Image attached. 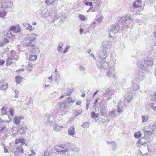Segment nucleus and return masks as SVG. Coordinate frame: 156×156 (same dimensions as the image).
I'll return each instance as SVG.
<instances>
[{
	"mask_svg": "<svg viewBox=\"0 0 156 156\" xmlns=\"http://www.w3.org/2000/svg\"><path fill=\"white\" fill-rule=\"evenodd\" d=\"M141 134L140 131L137 133H135L134 134V136L136 138H138L140 137Z\"/></svg>",
	"mask_w": 156,
	"mask_h": 156,
	"instance_id": "42",
	"label": "nucleus"
},
{
	"mask_svg": "<svg viewBox=\"0 0 156 156\" xmlns=\"http://www.w3.org/2000/svg\"><path fill=\"white\" fill-rule=\"evenodd\" d=\"M79 19L82 21H84L86 19V17L85 16L82 14H79Z\"/></svg>",
	"mask_w": 156,
	"mask_h": 156,
	"instance_id": "44",
	"label": "nucleus"
},
{
	"mask_svg": "<svg viewBox=\"0 0 156 156\" xmlns=\"http://www.w3.org/2000/svg\"><path fill=\"white\" fill-rule=\"evenodd\" d=\"M1 113L2 115H6V117H8L9 119V120H3V122H4V123L5 122H9L11 120V119H12V118L10 117L9 115H8L7 114V111L6 110V108L4 107H3L2 108Z\"/></svg>",
	"mask_w": 156,
	"mask_h": 156,
	"instance_id": "15",
	"label": "nucleus"
},
{
	"mask_svg": "<svg viewBox=\"0 0 156 156\" xmlns=\"http://www.w3.org/2000/svg\"><path fill=\"white\" fill-rule=\"evenodd\" d=\"M82 103V101L80 100L77 101L76 102V104L77 105H80Z\"/></svg>",
	"mask_w": 156,
	"mask_h": 156,
	"instance_id": "62",
	"label": "nucleus"
},
{
	"mask_svg": "<svg viewBox=\"0 0 156 156\" xmlns=\"http://www.w3.org/2000/svg\"><path fill=\"white\" fill-rule=\"evenodd\" d=\"M33 67V65L31 63H29L27 65V68L28 70L29 71H30L31 70Z\"/></svg>",
	"mask_w": 156,
	"mask_h": 156,
	"instance_id": "33",
	"label": "nucleus"
},
{
	"mask_svg": "<svg viewBox=\"0 0 156 156\" xmlns=\"http://www.w3.org/2000/svg\"><path fill=\"white\" fill-rule=\"evenodd\" d=\"M151 124L153 127H156V121L155 122H153L151 123Z\"/></svg>",
	"mask_w": 156,
	"mask_h": 156,
	"instance_id": "58",
	"label": "nucleus"
},
{
	"mask_svg": "<svg viewBox=\"0 0 156 156\" xmlns=\"http://www.w3.org/2000/svg\"><path fill=\"white\" fill-rule=\"evenodd\" d=\"M106 109L105 108H101L100 109V113L103 115L104 116L106 114Z\"/></svg>",
	"mask_w": 156,
	"mask_h": 156,
	"instance_id": "40",
	"label": "nucleus"
},
{
	"mask_svg": "<svg viewBox=\"0 0 156 156\" xmlns=\"http://www.w3.org/2000/svg\"><path fill=\"white\" fill-rule=\"evenodd\" d=\"M70 47V45H68L66 47L65 49L64 50L63 52L64 54H65L67 51L68 50Z\"/></svg>",
	"mask_w": 156,
	"mask_h": 156,
	"instance_id": "56",
	"label": "nucleus"
},
{
	"mask_svg": "<svg viewBox=\"0 0 156 156\" xmlns=\"http://www.w3.org/2000/svg\"><path fill=\"white\" fill-rule=\"evenodd\" d=\"M104 17L102 16H97L95 19V20L97 21L98 23H101L103 20Z\"/></svg>",
	"mask_w": 156,
	"mask_h": 156,
	"instance_id": "28",
	"label": "nucleus"
},
{
	"mask_svg": "<svg viewBox=\"0 0 156 156\" xmlns=\"http://www.w3.org/2000/svg\"><path fill=\"white\" fill-rule=\"evenodd\" d=\"M62 126H58L55 124L54 126V129L56 131H59L60 130V129L62 128Z\"/></svg>",
	"mask_w": 156,
	"mask_h": 156,
	"instance_id": "31",
	"label": "nucleus"
},
{
	"mask_svg": "<svg viewBox=\"0 0 156 156\" xmlns=\"http://www.w3.org/2000/svg\"><path fill=\"white\" fill-rule=\"evenodd\" d=\"M141 1L140 0H136L135 1L133 4V7L134 8H137L141 5Z\"/></svg>",
	"mask_w": 156,
	"mask_h": 156,
	"instance_id": "26",
	"label": "nucleus"
},
{
	"mask_svg": "<svg viewBox=\"0 0 156 156\" xmlns=\"http://www.w3.org/2000/svg\"><path fill=\"white\" fill-rule=\"evenodd\" d=\"M75 101V100L73 101L72 99L70 98H69L67 99V101L69 104L70 103H73Z\"/></svg>",
	"mask_w": 156,
	"mask_h": 156,
	"instance_id": "53",
	"label": "nucleus"
},
{
	"mask_svg": "<svg viewBox=\"0 0 156 156\" xmlns=\"http://www.w3.org/2000/svg\"><path fill=\"white\" fill-rule=\"evenodd\" d=\"M9 112L10 113V115L13 116L14 115V110L12 108H11L9 109Z\"/></svg>",
	"mask_w": 156,
	"mask_h": 156,
	"instance_id": "48",
	"label": "nucleus"
},
{
	"mask_svg": "<svg viewBox=\"0 0 156 156\" xmlns=\"http://www.w3.org/2000/svg\"><path fill=\"white\" fill-rule=\"evenodd\" d=\"M103 96H105L106 98V100H108L112 98V96L114 94V91L111 90L108 88H105L104 90Z\"/></svg>",
	"mask_w": 156,
	"mask_h": 156,
	"instance_id": "5",
	"label": "nucleus"
},
{
	"mask_svg": "<svg viewBox=\"0 0 156 156\" xmlns=\"http://www.w3.org/2000/svg\"><path fill=\"white\" fill-rule=\"evenodd\" d=\"M53 117L51 115H48L44 117V121L45 124L50 126L51 125L54 120Z\"/></svg>",
	"mask_w": 156,
	"mask_h": 156,
	"instance_id": "7",
	"label": "nucleus"
},
{
	"mask_svg": "<svg viewBox=\"0 0 156 156\" xmlns=\"http://www.w3.org/2000/svg\"><path fill=\"white\" fill-rule=\"evenodd\" d=\"M107 51L104 50L100 51L98 53V56L100 58L102 59H105L107 56Z\"/></svg>",
	"mask_w": 156,
	"mask_h": 156,
	"instance_id": "14",
	"label": "nucleus"
},
{
	"mask_svg": "<svg viewBox=\"0 0 156 156\" xmlns=\"http://www.w3.org/2000/svg\"><path fill=\"white\" fill-rule=\"evenodd\" d=\"M114 67H111L110 68L108 71L107 72V75L108 77L115 78V76L113 73L114 71Z\"/></svg>",
	"mask_w": 156,
	"mask_h": 156,
	"instance_id": "16",
	"label": "nucleus"
},
{
	"mask_svg": "<svg viewBox=\"0 0 156 156\" xmlns=\"http://www.w3.org/2000/svg\"><path fill=\"white\" fill-rule=\"evenodd\" d=\"M98 114H97L94 112H92L91 113V117L93 118H97L98 116Z\"/></svg>",
	"mask_w": 156,
	"mask_h": 156,
	"instance_id": "38",
	"label": "nucleus"
},
{
	"mask_svg": "<svg viewBox=\"0 0 156 156\" xmlns=\"http://www.w3.org/2000/svg\"><path fill=\"white\" fill-rule=\"evenodd\" d=\"M109 115L110 116L114 118V117L116 116L115 114V111L114 110H112L109 112Z\"/></svg>",
	"mask_w": 156,
	"mask_h": 156,
	"instance_id": "36",
	"label": "nucleus"
},
{
	"mask_svg": "<svg viewBox=\"0 0 156 156\" xmlns=\"http://www.w3.org/2000/svg\"><path fill=\"white\" fill-rule=\"evenodd\" d=\"M75 128L73 126H71L68 129V132L69 134L71 136L73 135L75 133Z\"/></svg>",
	"mask_w": 156,
	"mask_h": 156,
	"instance_id": "23",
	"label": "nucleus"
},
{
	"mask_svg": "<svg viewBox=\"0 0 156 156\" xmlns=\"http://www.w3.org/2000/svg\"><path fill=\"white\" fill-rule=\"evenodd\" d=\"M12 59L10 58H9L6 60V66H10L12 63Z\"/></svg>",
	"mask_w": 156,
	"mask_h": 156,
	"instance_id": "39",
	"label": "nucleus"
},
{
	"mask_svg": "<svg viewBox=\"0 0 156 156\" xmlns=\"http://www.w3.org/2000/svg\"><path fill=\"white\" fill-rule=\"evenodd\" d=\"M23 25L24 27H26V30H29L30 32L35 29L34 28H32V27L30 24V23H25L23 24Z\"/></svg>",
	"mask_w": 156,
	"mask_h": 156,
	"instance_id": "20",
	"label": "nucleus"
},
{
	"mask_svg": "<svg viewBox=\"0 0 156 156\" xmlns=\"http://www.w3.org/2000/svg\"><path fill=\"white\" fill-rule=\"evenodd\" d=\"M23 118L22 116H16L13 119V122L15 124H19L21 120Z\"/></svg>",
	"mask_w": 156,
	"mask_h": 156,
	"instance_id": "19",
	"label": "nucleus"
},
{
	"mask_svg": "<svg viewBox=\"0 0 156 156\" xmlns=\"http://www.w3.org/2000/svg\"><path fill=\"white\" fill-rule=\"evenodd\" d=\"M19 131H22L23 134H25L26 133V131L27 129V127L26 126L22 127H20L19 126Z\"/></svg>",
	"mask_w": 156,
	"mask_h": 156,
	"instance_id": "29",
	"label": "nucleus"
},
{
	"mask_svg": "<svg viewBox=\"0 0 156 156\" xmlns=\"http://www.w3.org/2000/svg\"><path fill=\"white\" fill-rule=\"evenodd\" d=\"M79 67L80 70L81 71H84L86 70V69L82 66H80Z\"/></svg>",
	"mask_w": 156,
	"mask_h": 156,
	"instance_id": "52",
	"label": "nucleus"
},
{
	"mask_svg": "<svg viewBox=\"0 0 156 156\" xmlns=\"http://www.w3.org/2000/svg\"><path fill=\"white\" fill-rule=\"evenodd\" d=\"M38 35L35 33H33L28 35L26 39L25 44L26 46H30L31 44L34 43V41L37 39Z\"/></svg>",
	"mask_w": 156,
	"mask_h": 156,
	"instance_id": "2",
	"label": "nucleus"
},
{
	"mask_svg": "<svg viewBox=\"0 0 156 156\" xmlns=\"http://www.w3.org/2000/svg\"><path fill=\"white\" fill-rule=\"evenodd\" d=\"M37 58V56L35 55H31L29 58L30 61H32L36 59Z\"/></svg>",
	"mask_w": 156,
	"mask_h": 156,
	"instance_id": "41",
	"label": "nucleus"
},
{
	"mask_svg": "<svg viewBox=\"0 0 156 156\" xmlns=\"http://www.w3.org/2000/svg\"><path fill=\"white\" fill-rule=\"evenodd\" d=\"M118 109L117 110V112L119 113H121L122 112L123 109V107L124 105H126V101L123 102L122 101V99L119 101L118 103Z\"/></svg>",
	"mask_w": 156,
	"mask_h": 156,
	"instance_id": "12",
	"label": "nucleus"
},
{
	"mask_svg": "<svg viewBox=\"0 0 156 156\" xmlns=\"http://www.w3.org/2000/svg\"><path fill=\"white\" fill-rule=\"evenodd\" d=\"M29 49L33 53H35L38 52L39 51V48L38 46L33 44H31L30 46H29Z\"/></svg>",
	"mask_w": 156,
	"mask_h": 156,
	"instance_id": "11",
	"label": "nucleus"
},
{
	"mask_svg": "<svg viewBox=\"0 0 156 156\" xmlns=\"http://www.w3.org/2000/svg\"><path fill=\"white\" fill-rule=\"evenodd\" d=\"M90 99H87V105H86V109L88 110V109L90 105Z\"/></svg>",
	"mask_w": 156,
	"mask_h": 156,
	"instance_id": "51",
	"label": "nucleus"
},
{
	"mask_svg": "<svg viewBox=\"0 0 156 156\" xmlns=\"http://www.w3.org/2000/svg\"><path fill=\"white\" fill-rule=\"evenodd\" d=\"M79 150V149L77 147H73L69 150L68 152L70 155L74 156L76 152H78Z\"/></svg>",
	"mask_w": 156,
	"mask_h": 156,
	"instance_id": "17",
	"label": "nucleus"
},
{
	"mask_svg": "<svg viewBox=\"0 0 156 156\" xmlns=\"http://www.w3.org/2000/svg\"><path fill=\"white\" fill-rule=\"evenodd\" d=\"M138 142H139V143L140 144H146L147 142H143V140H138Z\"/></svg>",
	"mask_w": 156,
	"mask_h": 156,
	"instance_id": "57",
	"label": "nucleus"
},
{
	"mask_svg": "<svg viewBox=\"0 0 156 156\" xmlns=\"http://www.w3.org/2000/svg\"><path fill=\"white\" fill-rule=\"evenodd\" d=\"M121 20L122 23L123 25L127 27L132 22L133 20L129 16H126L121 18Z\"/></svg>",
	"mask_w": 156,
	"mask_h": 156,
	"instance_id": "6",
	"label": "nucleus"
},
{
	"mask_svg": "<svg viewBox=\"0 0 156 156\" xmlns=\"http://www.w3.org/2000/svg\"><path fill=\"white\" fill-rule=\"evenodd\" d=\"M84 123L85 125V127H89V123L88 122H85Z\"/></svg>",
	"mask_w": 156,
	"mask_h": 156,
	"instance_id": "64",
	"label": "nucleus"
},
{
	"mask_svg": "<svg viewBox=\"0 0 156 156\" xmlns=\"http://www.w3.org/2000/svg\"><path fill=\"white\" fill-rule=\"evenodd\" d=\"M142 122H147L148 119V116L147 115L142 116Z\"/></svg>",
	"mask_w": 156,
	"mask_h": 156,
	"instance_id": "37",
	"label": "nucleus"
},
{
	"mask_svg": "<svg viewBox=\"0 0 156 156\" xmlns=\"http://www.w3.org/2000/svg\"><path fill=\"white\" fill-rule=\"evenodd\" d=\"M85 4L86 5H89L90 6H92L93 3L92 2H86L85 3Z\"/></svg>",
	"mask_w": 156,
	"mask_h": 156,
	"instance_id": "55",
	"label": "nucleus"
},
{
	"mask_svg": "<svg viewBox=\"0 0 156 156\" xmlns=\"http://www.w3.org/2000/svg\"><path fill=\"white\" fill-rule=\"evenodd\" d=\"M98 98H97V99H96L95 101L94 102V107H96L97 106V103L98 102Z\"/></svg>",
	"mask_w": 156,
	"mask_h": 156,
	"instance_id": "59",
	"label": "nucleus"
},
{
	"mask_svg": "<svg viewBox=\"0 0 156 156\" xmlns=\"http://www.w3.org/2000/svg\"><path fill=\"white\" fill-rule=\"evenodd\" d=\"M50 14V13L49 12H47L45 13L44 14H42V16L44 18H46ZM51 16H53V15H52V14H51Z\"/></svg>",
	"mask_w": 156,
	"mask_h": 156,
	"instance_id": "32",
	"label": "nucleus"
},
{
	"mask_svg": "<svg viewBox=\"0 0 156 156\" xmlns=\"http://www.w3.org/2000/svg\"><path fill=\"white\" fill-rule=\"evenodd\" d=\"M140 88L139 86L137 84H134L131 87V89L132 90H133L132 91V92L133 91H135L136 90L139 89Z\"/></svg>",
	"mask_w": 156,
	"mask_h": 156,
	"instance_id": "30",
	"label": "nucleus"
},
{
	"mask_svg": "<svg viewBox=\"0 0 156 156\" xmlns=\"http://www.w3.org/2000/svg\"><path fill=\"white\" fill-rule=\"evenodd\" d=\"M21 28L19 25H17L16 26H12L9 28L8 33H9L12 36L11 31H12L15 33H17L21 31Z\"/></svg>",
	"mask_w": 156,
	"mask_h": 156,
	"instance_id": "9",
	"label": "nucleus"
},
{
	"mask_svg": "<svg viewBox=\"0 0 156 156\" xmlns=\"http://www.w3.org/2000/svg\"><path fill=\"white\" fill-rule=\"evenodd\" d=\"M7 128H6L5 125V123L3 122V120L1 119H0V132L3 131V132L6 131Z\"/></svg>",
	"mask_w": 156,
	"mask_h": 156,
	"instance_id": "18",
	"label": "nucleus"
},
{
	"mask_svg": "<svg viewBox=\"0 0 156 156\" xmlns=\"http://www.w3.org/2000/svg\"><path fill=\"white\" fill-rule=\"evenodd\" d=\"M153 63V61L152 60L147 59L144 60V65L140 64L138 66V67L140 69H141L146 72H148L149 70L147 67L149 66H152Z\"/></svg>",
	"mask_w": 156,
	"mask_h": 156,
	"instance_id": "1",
	"label": "nucleus"
},
{
	"mask_svg": "<svg viewBox=\"0 0 156 156\" xmlns=\"http://www.w3.org/2000/svg\"><path fill=\"white\" fill-rule=\"evenodd\" d=\"M7 12L6 11L2 12H0V17L3 18L6 16L7 14Z\"/></svg>",
	"mask_w": 156,
	"mask_h": 156,
	"instance_id": "46",
	"label": "nucleus"
},
{
	"mask_svg": "<svg viewBox=\"0 0 156 156\" xmlns=\"http://www.w3.org/2000/svg\"><path fill=\"white\" fill-rule=\"evenodd\" d=\"M66 102H59L58 105L61 108H65L66 105Z\"/></svg>",
	"mask_w": 156,
	"mask_h": 156,
	"instance_id": "34",
	"label": "nucleus"
},
{
	"mask_svg": "<svg viewBox=\"0 0 156 156\" xmlns=\"http://www.w3.org/2000/svg\"><path fill=\"white\" fill-rule=\"evenodd\" d=\"M55 1V0H46L45 2L47 5H52Z\"/></svg>",
	"mask_w": 156,
	"mask_h": 156,
	"instance_id": "43",
	"label": "nucleus"
},
{
	"mask_svg": "<svg viewBox=\"0 0 156 156\" xmlns=\"http://www.w3.org/2000/svg\"><path fill=\"white\" fill-rule=\"evenodd\" d=\"M106 143L108 144L111 145L112 149L113 150H115L117 148V144L114 141H107Z\"/></svg>",
	"mask_w": 156,
	"mask_h": 156,
	"instance_id": "21",
	"label": "nucleus"
},
{
	"mask_svg": "<svg viewBox=\"0 0 156 156\" xmlns=\"http://www.w3.org/2000/svg\"><path fill=\"white\" fill-rule=\"evenodd\" d=\"M23 79V78L20 76H17L15 77V82L17 83V84L20 83Z\"/></svg>",
	"mask_w": 156,
	"mask_h": 156,
	"instance_id": "27",
	"label": "nucleus"
},
{
	"mask_svg": "<svg viewBox=\"0 0 156 156\" xmlns=\"http://www.w3.org/2000/svg\"><path fill=\"white\" fill-rule=\"evenodd\" d=\"M55 149L56 151L62 153V155H63V154H64L66 153L68 154V153H69L68 151H69V150L68 149L67 146L63 144L56 146L55 147Z\"/></svg>",
	"mask_w": 156,
	"mask_h": 156,
	"instance_id": "3",
	"label": "nucleus"
},
{
	"mask_svg": "<svg viewBox=\"0 0 156 156\" xmlns=\"http://www.w3.org/2000/svg\"><path fill=\"white\" fill-rule=\"evenodd\" d=\"M14 92H15V93L16 94V95L15 96V98H17L18 96V91L17 90H16L14 91Z\"/></svg>",
	"mask_w": 156,
	"mask_h": 156,
	"instance_id": "61",
	"label": "nucleus"
},
{
	"mask_svg": "<svg viewBox=\"0 0 156 156\" xmlns=\"http://www.w3.org/2000/svg\"><path fill=\"white\" fill-rule=\"evenodd\" d=\"M14 51H12L11 52V54L12 56V59L15 60H17V58H18L17 56H16V57H15V56L14 55Z\"/></svg>",
	"mask_w": 156,
	"mask_h": 156,
	"instance_id": "49",
	"label": "nucleus"
},
{
	"mask_svg": "<svg viewBox=\"0 0 156 156\" xmlns=\"http://www.w3.org/2000/svg\"><path fill=\"white\" fill-rule=\"evenodd\" d=\"M133 97L132 94L130 93V94L126 95L125 99L123 102L126 101V103L127 102V103H129L132 100Z\"/></svg>",
	"mask_w": 156,
	"mask_h": 156,
	"instance_id": "24",
	"label": "nucleus"
},
{
	"mask_svg": "<svg viewBox=\"0 0 156 156\" xmlns=\"http://www.w3.org/2000/svg\"><path fill=\"white\" fill-rule=\"evenodd\" d=\"M153 132V129H151L150 130H145L144 131V133L145 134H147L148 135H151L152 133Z\"/></svg>",
	"mask_w": 156,
	"mask_h": 156,
	"instance_id": "47",
	"label": "nucleus"
},
{
	"mask_svg": "<svg viewBox=\"0 0 156 156\" xmlns=\"http://www.w3.org/2000/svg\"><path fill=\"white\" fill-rule=\"evenodd\" d=\"M62 48L61 47H60L59 46H58V48H57V51L59 52H62V51H61V49H62Z\"/></svg>",
	"mask_w": 156,
	"mask_h": 156,
	"instance_id": "63",
	"label": "nucleus"
},
{
	"mask_svg": "<svg viewBox=\"0 0 156 156\" xmlns=\"http://www.w3.org/2000/svg\"><path fill=\"white\" fill-rule=\"evenodd\" d=\"M23 148L22 147V146H17L16 150L15 151V153L19 154H20V153H23Z\"/></svg>",
	"mask_w": 156,
	"mask_h": 156,
	"instance_id": "25",
	"label": "nucleus"
},
{
	"mask_svg": "<svg viewBox=\"0 0 156 156\" xmlns=\"http://www.w3.org/2000/svg\"><path fill=\"white\" fill-rule=\"evenodd\" d=\"M73 90H74L73 89H68L67 92L66 93V95L67 96H70Z\"/></svg>",
	"mask_w": 156,
	"mask_h": 156,
	"instance_id": "45",
	"label": "nucleus"
},
{
	"mask_svg": "<svg viewBox=\"0 0 156 156\" xmlns=\"http://www.w3.org/2000/svg\"><path fill=\"white\" fill-rule=\"evenodd\" d=\"M151 99L153 101H156V92L153 93L151 96Z\"/></svg>",
	"mask_w": 156,
	"mask_h": 156,
	"instance_id": "50",
	"label": "nucleus"
},
{
	"mask_svg": "<svg viewBox=\"0 0 156 156\" xmlns=\"http://www.w3.org/2000/svg\"><path fill=\"white\" fill-rule=\"evenodd\" d=\"M145 77V74L143 72L140 71L137 72L135 76L136 80L139 81L143 80L144 78Z\"/></svg>",
	"mask_w": 156,
	"mask_h": 156,
	"instance_id": "10",
	"label": "nucleus"
},
{
	"mask_svg": "<svg viewBox=\"0 0 156 156\" xmlns=\"http://www.w3.org/2000/svg\"><path fill=\"white\" fill-rule=\"evenodd\" d=\"M97 64L98 67L101 69L107 68L108 66L107 62L102 60L97 62Z\"/></svg>",
	"mask_w": 156,
	"mask_h": 156,
	"instance_id": "8",
	"label": "nucleus"
},
{
	"mask_svg": "<svg viewBox=\"0 0 156 156\" xmlns=\"http://www.w3.org/2000/svg\"><path fill=\"white\" fill-rule=\"evenodd\" d=\"M48 149L46 150L44 152L42 156H49L51 154V152Z\"/></svg>",
	"mask_w": 156,
	"mask_h": 156,
	"instance_id": "35",
	"label": "nucleus"
},
{
	"mask_svg": "<svg viewBox=\"0 0 156 156\" xmlns=\"http://www.w3.org/2000/svg\"><path fill=\"white\" fill-rule=\"evenodd\" d=\"M102 44L103 50L107 51L110 47L109 42L107 41H105L103 42Z\"/></svg>",
	"mask_w": 156,
	"mask_h": 156,
	"instance_id": "22",
	"label": "nucleus"
},
{
	"mask_svg": "<svg viewBox=\"0 0 156 156\" xmlns=\"http://www.w3.org/2000/svg\"><path fill=\"white\" fill-rule=\"evenodd\" d=\"M119 30V27L118 23H115L111 26L108 30L110 37H112L117 33Z\"/></svg>",
	"mask_w": 156,
	"mask_h": 156,
	"instance_id": "4",
	"label": "nucleus"
},
{
	"mask_svg": "<svg viewBox=\"0 0 156 156\" xmlns=\"http://www.w3.org/2000/svg\"><path fill=\"white\" fill-rule=\"evenodd\" d=\"M8 86V84L4 82L3 80H2L0 81V90H6Z\"/></svg>",
	"mask_w": 156,
	"mask_h": 156,
	"instance_id": "13",
	"label": "nucleus"
},
{
	"mask_svg": "<svg viewBox=\"0 0 156 156\" xmlns=\"http://www.w3.org/2000/svg\"><path fill=\"white\" fill-rule=\"evenodd\" d=\"M33 102V100L31 98H29V101L27 103L28 105L32 104Z\"/></svg>",
	"mask_w": 156,
	"mask_h": 156,
	"instance_id": "54",
	"label": "nucleus"
},
{
	"mask_svg": "<svg viewBox=\"0 0 156 156\" xmlns=\"http://www.w3.org/2000/svg\"><path fill=\"white\" fill-rule=\"evenodd\" d=\"M5 61L0 59V65H2L5 63Z\"/></svg>",
	"mask_w": 156,
	"mask_h": 156,
	"instance_id": "60",
	"label": "nucleus"
}]
</instances>
